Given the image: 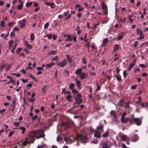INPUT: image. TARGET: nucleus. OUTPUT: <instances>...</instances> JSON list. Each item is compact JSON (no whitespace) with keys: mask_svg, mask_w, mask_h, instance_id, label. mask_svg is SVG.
I'll use <instances>...</instances> for the list:
<instances>
[{"mask_svg":"<svg viewBox=\"0 0 148 148\" xmlns=\"http://www.w3.org/2000/svg\"><path fill=\"white\" fill-rule=\"evenodd\" d=\"M69 11L68 10L67 11L65 12L63 14L65 17V20H68L70 19L71 17V14H69Z\"/></svg>","mask_w":148,"mask_h":148,"instance_id":"1a4fd4ad","label":"nucleus"},{"mask_svg":"<svg viewBox=\"0 0 148 148\" xmlns=\"http://www.w3.org/2000/svg\"><path fill=\"white\" fill-rule=\"evenodd\" d=\"M135 64L134 63H132L130 64L129 66L127 67V70L128 71H130L132 68H133L135 65Z\"/></svg>","mask_w":148,"mask_h":148,"instance_id":"5701e85b","label":"nucleus"},{"mask_svg":"<svg viewBox=\"0 0 148 148\" xmlns=\"http://www.w3.org/2000/svg\"><path fill=\"white\" fill-rule=\"evenodd\" d=\"M137 87V86L136 85H132L131 86V89H135Z\"/></svg>","mask_w":148,"mask_h":148,"instance_id":"052dcab7","label":"nucleus"},{"mask_svg":"<svg viewBox=\"0 0 148 148\" xmlns=\"http://www.w3.org/2000/svg\"><path fill=\"white\" fill-rule=\"evenodd\" d=\"M123 77L124 78H125L126 76H127V74L126 73V71L125 70L123 71Z\"/></svg>","mask_w":148,"mask_h":148,"instance_id":"603ef678","label":"nucleus"},{"mask_svg":"<svg viewBox=\"0 0 148 148\" xmlns=\"http://www.w3.org/2000/svg\"><path fill=\"white\" fill-rule=\"evenodd\" d=\"M74 86V84L73 83H72L69 86V88L72 90L73 89Z\"/></svg>","mask_w":148,"mask_h":148,"instance_id":"a18cd8bd","label":"nucleus"},{"mask_svg":"<svg viewBox=\"0 0 148 148\" xmlns=\"http://www.w3.org/2000/svg\"><path fill=\"white\" fill-rule=\"evenodd\" d=\"M129 121H128L131 124H133L134 122L135 118H132L131 119L129 118Z\"/></svg>","mask_w":148,"mask_h":148,"instance_id":"c9c22d12","label":"nucleus"},{"mask_svg":"<svg viewBox=\"0 0 148 148\" xmlns=\"http://www.w3.org/2000/svg\"><path fill=\"white\" fill-rule=\"evenodd\" d=\"M75 82L77 84L78 88H80L81 86V82L80 81L77 80V78H75Z\"/></svg>","mask_w":148,"mask_h":148,"instance_id":"bb28decb","label":"nucleus"},{"mask_svg":"<svg viewBox=\"0 0 148 148\" xmlns=\"http://www.w3.org/2000/svg\"><path fill=\"white\" fill-rule=\"evenodd\" d=\"M101 133L98 130H95V132L94 136L98 138H100L101 137Z\"/></svg>","mask_w":148,"mask_h":148,"instance_id":"ddd939ff","label":"nucleus"},{"mask_svg":"<svg viewBox=\"0 0 148 148\" xmlns=\"http://www.w3.org/2000/svg\"><path fill=\"white\" fill-rule=\"evenodd\" d=\"M81 96L80 95L78 94L75 98L76 102L79 104V105L82 102V100L80 98Z\"/></svg>","mask_w":148,"mask_h":148,"instance_id":"9d476101","label":"nucleus"},{"mask_svg":"<svg viewBox=\"0 0 148 148\" xmlns=\"http://www.w3.org/2000/svg\"><path fill=\"white\" fill-rule=\"evenodd\" d=\"M50 6L52 8H53L55 7V5L54 3H51Z\"/></svg>","mask_w":148,"mask_h":148,"instance_id":"5fc2aeb1","label":"nucleus"},{"mask_svg":"<svg viewBox=\"0 0 148 148\" xmlns=\"http://www.w3.org/2000/svg\"><path fill=\"white\" fill-rule=\"evenodd\" d=\"M22 48L18 47V49L16 50V53H18L21 52L22 50Z\"/></svg>","mask_w":148,"mask_h":148,"instance_id":"09e8293b","label":"nucleus"},{"mask_svg":"<svg viewBox=\"0 0 148 148\" xmlns=\"http://www.w3.org/2000/svg\"><path fill=\"white\" fill-rule=\"evenodd\" d=\"M46 145L45 144H44V145H40L38 146L37 147V148H42L44 147Z\"/></svg>","mask_w":148,"mask_h":148,"instance_id":"69168bd1","label":"nucleus"},{"mask_svg":"<svg viewBox=\"0 0 148 148\" xmlns=\"http://www.w3.org/2000/svg\"><path fill=\"white\" fill-rule=\"evenodd\" d=\"M103 125L101 124L97 127V130L98 131L100 132L101 133L103 132Z\"/></svg>","mask_w":148,"mask_h":148,"instance_id":"2eb2a0df","label":"nucleus"},{"mask_svg":"<svg viewBox=\"0 0 148 148\" xmlns=\"http://www.w3.org/2000/svg\"><path fill=\"white\" fill-rule=\"evenodd\" d=\"M23 7V5L22 4H18L17 5V8L18 10H21Z\"/></svg>","mask_w":148,"mask_h":148,"instance_id":"e433bc0d","label":"nucleus"},{"mask_svg":"<svg viewBox=\"0 0 148 148\" xmlns=\"http://www.w3.org/2000/svg\"><path fill=\"white\" fill-rule=\"evenodd\" d=\"M141 119L138 118H135V123L137 125H140L141 124Z\"/></svg>","mask_w":148,"mask_h":148,"instance_id":"4468645a","label":"nucleus"},{"mask_svg":"<svg viewBox=\"0 0 148 148\" xmlns=\"http://www.w3.org/2000/svg\"><path fill=\"white\" fill-rule=\"evenodd\" d=\"M123 37V35L121 34H120L118 35V36H117V39L118 40H120Z\"/></svg>","mask_w":148,"mask_h":148,"instance_id":"ea45409f","label":"nucleus"},{"mask_svg":"<svg viewBox=\"0 0 148 148\" xmlns=\"http://www.w3.org/2000/svg\"><path fill=\"white\" fill-rule=\"evenodd\" d=\"M82 72V70L80 68H78L75 70V73L77 75H79Z\"/></svg>","mask_w":148,"mask_h":148,"instance_id":"a211bd4d","label":"nucleus"},{"mask_svg":"<svg viewBox=\"0 0 148 148\" xmlns=\"http://www.w3.org/2000/svg\"><path fill=\"white\" fill-rule=\"evenodd\" d=\"M101 145L102 148H110L111 147V144L108 141L102 143Z\"/></svg>","mask_w":148,"mask_h":148,"instance_id":"0eeeda50","label":"nucleus"},{"mask_svg":"<svg viewBox=\"0 0 148 148\" xmlns=\"http://www.w3.org/2000/svg\"><path fill=\"white\" fill-rule=\"evenodd\" d=\"M79 75V77L81 79H84L86 77V74L84 72H82Z\"/></svg>","mask_w":148,"mask_h":148,"instance_id":"6ab92c4d","label":"nucleus"},{"mask_svg":"<svg viewBox=\"0 0 148 148\" xmlns=\"http://www.w3.org/2000/svg\"><path fill=\"white\" fill-rule=\"evenodd\" d=\"M110 114L114 119L116 117V114L114 111L111 110L110 112Z\"/></svg>","mask_w":148,"mask_h":148,"instance_id":"aec40b11","label":"nucleus"},{"mask_svg":"<svg viewBox=\"0 0 148 148\" xmlns=\"http://www.w3.org/2000/svg\"><path fill=\"white\" fill-rule=\"evenodd\" d=\"M79 5H77L75 7V8H76L77 7H79L78 11L79 12H80L81 11H82L83 10V8L79 7Z\"/></svg>","mask_w":148,"mask_h":148,"instance_id":"4c0bfd02","label":"nucleus"},{"mask_svg":"<svg viewBox=\"0 0 148 148\" xmlns=\"http://www.w3.org/2000/svg\"><path fill=\"white\" fill-rule=\"evenodd\" d=\"M66 58L69 63H71L72 62V59L68 54L66 55Z\"/></svg>","mask_w":148,"mask_h":148,"instance_id":"a878e982","label":"nucleus"},{"mask_svg":"<svg viewBox=\"0 0 148 148\" xmlns=\"http://www.w3.org/2000/svg\"><path fill=\"white\" fill-rule=\"evenodd\" d=\"M136 32L138 34L140 35L139 39H142L144 38V36L141 29L138 28L136 29Z\"/></svg>","mask_w":148,"mask_h":148,"instance_id":"423d86ee","label":"nucleus"},{"mask_svg":"<svg viewBox=\"0 0 148 148\" xmlns=\"http://www.w3.org/2000/svg\"><path fill=\"white\" fill-rule=\"evenodd\" d=\"M76 140L81 141L82 143H85L87 142L88 138L86 136H83L79 134H78L77 137L75 138Z\"/></svg>","mask_w":148,"mask_h":148,"instance_id":"f03ea898","label":"nucleus"},{"mask_svg":"<svg viewBox=\"0 0 148 148\" xmlns=\"http://www.w3.org/2000/svg\"><path fill=\"white\" fill-rule=\"evenodd\" d=\"M20 123L18 122H14L13 124L16 127H18Z\"/></svg>","mask_w":148,"mask_h":148,"instance_id":"8fccbe9b","label":"nucleus"},{"mask_svg":"<svg viewBox=\"0 0 148 148\" xmlns=\"http://www.w3.org/2000/svg\"><path fill=\"white\" fill-rule=\"evenodd\" d=\"M17 43H16L13 47L12 48L11 50V52L12 53H14V50L17 46Z\"/></svg>","mask_w":148,"mask_h":148,"instance_id":"c756f323","label":"nucleus"},{"mask_svg":"<svg viewBox=\"0 0 148 148\" xmlns=\"http://www.w3.org/2000/svg\"><path fill=\"white\" fill-rule=\"evenodd\" d=\"M35 36L33 33H32L30 35V39L31 40H34V39Z\"/></svg>","mask_w":148,"mask_h":148,"instance_id":"79ce46f5","label":"nucleus"},{"mask_svg":"<svg viewBox=\"0 0 148 148\" xmlns=\"http://www.w3.org/2000/svg\"><path fill=\"white\" fill-rule=\"evenodd\" d=\"M126 115V112L124 111L123 113L121 118H123L125 117V116Z\"/></svg>","mask_w":148,"mask_h":148,"instance_id":"3c124183","label":"nucleus"},{"mask_svg":"<svg viewBox=\"0 0 148 148\" xmlns=\"http://www.w3.org/2000/svg\"><path fill=\"white\" fill-rule=\"evenodd\" d=\"M139 66L140 67L142 68H145L147 67V65L146 64H139Z\"/></svg>","mask_w":148,"mask_h":148,"instance_id":"a19ab883","label":"nucleus"},{"mask_svg":"<svg viewBox=\"0 0 148 148\" xmlns=\"http://www.w3.org/2000/svg\"><path fill=\"white\" fill-rule=\"evenodd\" d=\"M47 36L48 38L49 39L51 40V39L52 36V34H47Z\"/></svg>","mask_w":148,"mask_h":148,"instance_id":"4d7b16f0","label":"nucleus"},{"mask_svg":"<svg viewBox=\"0 0 148 148\" xmlns=\"http://www.w3.org/2000/svg\"><path fill=\"white\" fill-rule=\"evenodd\" d=\"M122 123H126L129 120V118L128 117H124L123 118H121L120 119Z\"/></svg>","mask_w":148,"mask_h":148,"instance_id":"dca6fc26","label":"nucleus"},{"mask_svg":"<svg viewBox=\"0 0 148 148\" xmlns=\"http://www.w3.org/2000/svg\"><path fill=\"white\" fill-rule=\"evenodd\" d=\"M64 140L65 141L69 143H73L75 140H76L75 139V138H74L73 139H71V138L70 137H64Z\"/></svg>","mask_w":148,"mask_h":148,"instance_id":"9b49d317","label":"nucleus"},{"mask_svg":"<svg viewBox=\"0 0 148 148\" xmlns=\"http://www.w3.org/2000/svg\"><path fill=\"white\" fill-rule=\"evenodd\" d=\"M26 139V140L27 141L28 144L33 143L34 142L35 138L31 131L27 134V136Z\"/></svg>","mask_w":148,"mask_h":148,"instance_id":"7ed1b4c3","label":"nucleus"},{"mask_svg":"<svg viewBox=\"0 0 148 148\" xmlns=\"http://www.w3.org/2000/svg\"><path fill=\"white\" fill-rule=\"evenodd\" d=\"M14 133V131H11L9 133V135H8V136L9 137H10L12 135V134H13Z\"/></svg>","mask_w":148,"mask_h":148,"instance_id":"680f3d73","label":"nucleus"},{"mask_svg":"<svg viewBox=\"0 0 148 148\" xmlns=\"http://www.w3.org/2000/svg\"><path fill=\"white\" fill-rule=\"evenodd\" d=\"M62 138L60 136H58L57 138V140L58 142H59L61 140Z\"/></svg>","mask_w":148,"mask_h":148,"instance_id":"774afa93","label":"nucleus"},{"mask_svg":"<svg viewBox=\"0 0 148 148\" xmlns=\"http://www.w3.org/2000/svg\"><path fill=\"white\" fill-rule=\"evenodd\" d=\"M26 23V21L25 19H23V20H21L18 22V23L20 24L19 26L21 28L23 27Z\"/></svg>","mask_w":148,"mask_h":148,"instance_id":"f8f14e48","label":"nucleus"},{"mask_svg":"<svg viewBox=\"0 0 148 148\" xmlns=\"http://www.w3.org/2000/svg\"><path fill=\"white\" fill-rule=\"evenodd\" d=\"M57 51H55L52 50L48 53V55H51L56 54L57 53Z\"/></svg>","mask_w":148,"mask_h":148,"instance_id":"c85d7f7f","label":"nucleus"},{"mask_svg":"<svg viewBox=\"0 0 148 148\" xmlns=\"http://www.w3.org/2000/svg\"><path fill=\"white\" fill-rule=\"evenodd\" d=\"M37 118V115H36L34 116H32V121L33 122H34V121L35 120V119Z\"/></svg>","mask_w":148,"mask_h":148,"instance_id":"de8ad7c7","label":"nucleus"},{"mask_svg":"<svg viewBox=\"0 0 148 148\" xmlns=\"http://www.w3.org/2000/svg\"><path fill=\"white\" fill-rule=\"evenodd\" d=\"M49 25V24L48 23H46L44 25V27L45 29L48 28Z\"/></svg>","mask_w":148,"mask_h":148,"instance_id":"49530a36","label":"nucleus"},{"mask_svg":"<svg viewBox=\"0 0 148 148\" xmlns=\"http://www.w3.org/2000/svg\"><path fill=\"white\" fill-rule=\"evenodd\" d=\"M9 49H10L13 44V42L12 40H11L8 42Z\"/></svg>","mask_w":148,"mask_h":148,"instance_id":"473e14b6","label":"nucleus"},{"mask_svg":"<svg viewBox=\"0 0 148 148\" xmlns=\"http://www.w3.org/2000/svg\"><path fill=\"white\" fill-rule=\"evenodd\" d=\"M88 114L84 112L83 113V114L81 115L82 117L85 119H86L87 117Z\"/></svg>","mask_w":148,"mask_h":148,"instance_id":"f704fd0d","label":"nucleus"},{"mask_svg":"<svg viewBox=\"0 0 148 148\" xmlns=\"http://www.w3.org/2000/svg\"><path fill=\"white\" fill-rule=\"evenodd\" d=\"M48 88V86L46 85H45L42 88V92H46V91Z\"/></svg>","mask_w":148,"mask_h":148,"instance_id":"cd10ccee","label":"nucleus"},{"mask_svg":"<svg viewBox=\"0 0 148 148\" xmlns=\"http://www.w3.org/2000/svg\"><path fill=\"white\" fill-rule=\"evenodd\" d=\"M72 92L74 94H76L78 93V91L75 89H73L72 90Z\"/></svg>","mask_w":148,"mask_h":148,"instance_id":"13d9d810","label":"nucleus"},{"mask_svg":"<svg viewBox=\"0 0 148 148\" xmlns=\"http://www.w3.org/2000/svg\"><path fill=\"white\" fill-rule=\"evenodd\" d=\"M64 93L65 96V98L69 102H71L72 101V96H71V92L69 91L64 92Z\"/></svg>","mask_w":148,"mask_h":148,"instance_id":"20e7f679","label":"nucleus"},{"mask_svg":"<svg viewBox=\"0 0 148 148\" xmlns=\"http://www.w3.org/2000/svg\"><path fill=\"white\" fill-rule=\"evenodd\" d=\"M17 128L18 129H20L22 131V134H24V133L26 130V128L24 127H19Z\"/></svg>","mask_w":148,"mask_h":148,"instance_id":"412c9836","label":"nucleus"},{"mask_svg":"<svg viewBox=\"0 0 148 148\" xmlns=\"http://www.w3.org/2000/svg\"><path fill=\"white\" fill-rule=\"evenodd\" d=\"M55 65V63L54 62H51L50 63L48 64H47V67L46 69H48L49 68H50L52 66H53Z\"/></svg>","mask_w":148,"mask_h":148,"instance_id":"4be33fe9","label":"nucleus"},{"mask_svg":"<svg viewBox=\"0 0 148 148\" xmlns=\"http://www.w3.org/2000/svg\"><path fill=\"white\" fill-rule=\"evenodd\" d=\"M69 123L68 122H66V123H62L60 125L62 126H66V125H69Z\"/></svg>","mask_w":148,"mask_h":148,"instance_id":"c03bdc74","label":"nucleus"},{"mask_svg":"<svg viewBox=\"0 0 148 148\" xmlns=\"http://www.w3.org/2000/svg\"><path fill=\"white\" fill-rule=\"evenodd\" d=\"M67 64V62L66 59H64L62 60L58 64V65L60 67H63L64 66H66Z\"/></svg>","mask_w":148,"mask_h":148,"instance_id":"6e6552de","label":"nucleus"},{"mask_svg":"<svg viewBox=\"0 0 148 148\" xmlns=\"http://www.w3.org/2000/svg\"><path fill=\"white\" fill-rule=\"evenodd\" d=\"M138 139V136L137 134H134L132 139V140L136 141H137V139Z\"/></svg>","mask_w":148,"mask_h":148,"instance_id":"7c9ffc66","label":"nucleus"},{"mask_svg":"<svg viewBox=\"0 0 148 148\" xmlns=\"http://www.w3.org/2000/svg\"><path fill=\"white\" fill-rule=\"evenodd\" d=\"M114 76L116 77V79L119 81H121V78L120 76L116 75H114Z\"/></svg>","mask_w":148,"mask_h":148,"instance_id":"2f4dec72","label":"nucleus"},{"mask_svg":"<svg viewBox=\"0 0 148 148\" xmlns=\"http://www.w3.org/2000/svg\"><path fill=\"white\" fill-rule=\"evenodd\" d=\"M29 77L32 78L36 82H37V80L33 76H32V75H29Z\"/></svg>","mask_w":148,"mask_h":148,"instance_id":"6e6d98bb","label":"nucleus"},{"mask_svg":"<svg viewBox=\"0 0 148 148\" xmlns=\"http://www.w3.org/2000/svg\"><path fill=\"white\" fill-rule=\"evenodd\" d=\"M92 49H97V47L95 46V44L92 43V45H91Z\"/></svg>","mask_w":148,"mask_h":148,"instance_id":"e2e57ef3","label":"nucleus"},{"mask_svg":"<svg viewBox=\"0 0 148 148\" xmlns=\"http://www.w3.org/2000/svg\"><path fill=\"white\" fill-rule=\"evenodd\" d=\"M32 4V2H27L26 3L25 5L27 7H29Z\"/></svg>","mask_w":148,"mask_h":148,"instance_id":"37998d69","label":"nucleus"},{"mask_svg":"<svg viewBox=\"0 0 148 148\" xmlns=\"http://www.w3.org/2000/svg\"><path fill=\"white\" fill-rule=\"evenodd\" d=\"M82 60L83 63H84V64H86V58H85L84 57H83L82 58Z\"/></svg>","mask_w":148,"mask_h":148,"instance_id":"bf43d9fd","label":"nucleus"},{"mask_svg":"<svg viewBox=\"0 0 148 148\" xmlns=\"http://www.w3.org/2000/svg\"><path fill=\"white\" fill-rule=\"evenodd\" d=\"M109 135V132H106L102 134V136L103 137H108Z\"/></svg>","mask_w":148,"mask_h":148,"instance_id":"72a5a7b5","label":"nucleus"},{"mask_svg":"<svg viewBox=\"0 0 148 148\" xmlns=\"http://www.w3.org/2000/svg\"><path fill=\"white\" fill-rule=\"evenodd\" d=\"M102 8L103 10L104 14L105 15H107L108 13V7L103 2L102 3Z\"/></svg>","mask_w":148,"mask_h":148,"instance_id":"39448f33","label":"nucleus"},{"mask_svg":"<svg viewBox=\"0 0 148 148\" xmlns=\"http://www.w3.org/2000/svg\"><path fill=\"white\" fill-rule=\"evenodd\" d=\"M119 48V45L118 44L115 45L114 46L113 52L114 53L116 52Z\"/></svg>","mask_w":148,"mask_h":148,"instance_id":"b1692460","label":"nucleus"},{"mask_svg":"<svg viewBox=\"0 0 148 148\" xmlns=\"http://www.w3.org/2000/svg\"><path fill=\"white\" fill-rule=\"evenodd\" d=\"M108 41V39L107 38L104 39L103 41V43L104 45H106Z\"/></svg>","mask_w":148,"mask_h":148,"instance_id":"58836bf2","label":"nucleus"},{"mask_svg":"<svg viewBox=\"0 0 148 148\" xmlns=\"http://www.w3.org/2000/svg\"><path fill=\"white\" fill-rule=\"evenodd\" d=\"M5 24V22L3 21H1L0 23V27H2Z\"/></svg>","mask_w":148,"mask_h":148,"instance_id":"0e129e2a","label":"nucleus"},{"mask_svg":"<svg viewBox=\"0 0 148 148\" xmlns=\"http://www.w3.org/2000/svg\"><path fill=\"white\" fill-rule=\"evenodd\" d=\"M121 138L122 140L124 141L126 140H129V138L127 136L125 135H123L121 136Z\"/></svg>","mask_w":148,"mask_h":148,"instance_id":"f3484780","label":"nucleus"},{"mask_svg":"<svg viewBox=\"0 0 148 148\" xmlns=\"http://www.w3.org/2000/svg\"><path fill=\"white\" fill-rule=\"evenodd\" d=\"M24 44L26 46L27 48L28 49H31L32 48V45H29L28 42L27 41H25Z\"/></svg>","mask_w":148,"mask_h":148,"instance_id":"393cba45","label":"nucleus"},{"mask_svg":"<svg viewBox=\"0 0 148 148\" xmlns=\"http://www.w3.org/2000/svg\"><path fill=\"white\" fill-rule=\"evenodd\" d=\"M138 42L137 41H136L134 44V47H137V45L138 44Z\"/></svg>","mask_w":148,"mask_h":148,"instance_id":"338daca9","label":"nucleus"},{"mask_svg":"<svg viewBox=\"0 0 148 148\" xmlns=\"http://www.w3.org/2000/svg\"><path fill=\"white\" fill-rule=\"evenodd\" d=\"M15 23L13 22H11L9 23L8 25L9 27H11Z\"/></svg>","mask_w":148,"mask_h":148,"instance_id":"864d4df0","label":"nucleus"},{"mask_svg":"<svg viewBox=\"0 0 148 148\" xmlns=\"http://www.w3.org/2000/svg\"><path fill=\"white\" fill-rule=\"evenodd\" d=\"M31 132L35 138L38 139L41 138H44L45 135L43 130H37L34 131H32Z\"/></svg>","mask_w":148,"mask_h":148,"instance_id":"f257e3e1","label":"nucleus"}]
</instances>
